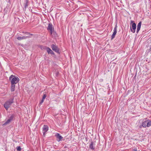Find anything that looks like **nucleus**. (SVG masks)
Wrapping results in <instances>:
<instances>
[{"label":"nucleus","instance_id":"8","mask_svg":"<svg viewBox=\"0 0 151 151\" xmlns=\"http://www.w3.org/2000/svg\"><path fill=\"white\" fill-rule=\"evenodd\" d=\"M55 136L57 138V141L59 142L62 140L63 137L60 135V134L58 133H57L55 135Z\"/></svg>","mask_w":151,"mask_h":151},{"label":"nucleus","instance_id":"2","mask_svg":"<svg viewBox=\"0 0 151 151\" xmlns=\"http://www.w3.org/2000/svg\"><path fill=\"white\" fill-rule=\"evenodd\" d=\"M13 102V99H9L8 101L5 103L4 106L6 110H7L10 107L11 105Z\"/></svg>","mask_w":151,"mask_h":151},{"label":"nucleus","instance_id":"21","mask_svg":"<svg viewBox=\"0 0 151 151\" xmlns=\"http://www.w3.org/2000/svg\"><path fill=\"white\" fill-rule=\"evenodd\" d=\"M58 73H59L58 72H57L56 74V76H57L58 75Z\"/></svg>","mask_w":151,"mask_h":151},{"label":"nucleus","instance_id":"6","mask_svg":"<svg viewBox=\"0 0 151 151\" xmlns=\"http://www.w3.org/2000/svg\"><path fill=\"white\" fill-rule=\"evenodd\" d=\"M51 48L52 50L56 52L57 53L59 52V49L56 45L52 44L51 45Z\"/></svg>","mask_w":151,"mask_h":151},{"label":"nucleus","instance_id":"18","mask_svg":"<svg viewBox=\"0 0 151 151\" xmlns=\"http://www.w3.org/2000/svg\"><path fill=\"white\" fill-rule=\"evenodd\" d=\"M46 97V94H44L43 95V96L42 97V99L44 100L45 99V98Z\"/></svg>","mask_w":151,"mask_h":151},{"label":"nucleus","instance_id":"11","mask_svg":"<svg viewBox=\"0 0 151 151\" xmlns=\"http://www.w3.org/2000/svg\"><path fill=\"white\" fill-rule=\"evenodd\" d=\"M142 24V22H139L137 26V32L138 33L140 29L141 25Z\"/></svg>","mask_w":151,"mask_h":151},{"label":"nucleus","instance_id":"14","mask_svg":"<svg viewBox=\"0 0 151 151\" xmlns=\"http://www.w3.org/2000/svg\"><path fill=\"white\" fill-rule=\"evenodd\" d=\"M93 144L94 143L93 142H92L90 146H89L90 148L92 150H93Z\"/></svg>","mask_w":151,"mask_h":151},{"label":"nucleus","instance_id":"22","mask_svg":"<svg viewBox=\"0 0 151 151\" xmlns=\"http://www.w3.org/2000/svg\"><path fill=\"white\" fill-rule=\"evenodd\" d=\"M27 34H29V33H27Z\"/></svg>","mask_w":151,"mask_h":151},{"label":"nucleus","instance_id":"15","mask_svg":"<svg viewBox=\"0 0 151 151\" xmlns=\"http://www.w3.org/2000/svg\"><path fill=\"white\" fill-rule=\"evenodd\" d=\"M12 120V119H8L4 123V124L6 125L9 123Z\"/></svg>","mask_w":151,"mask_h":151},{"label":"nucleus","instance_id":"1","mask_svg":"<svg viewBox=\"0 0 151 151\" xmlns=\"http://www.w3.org/2000/svg\"><path fill=\"white\" fill-rule=\"evenodd\" d=\"M9 79L11 81V84H17L19 81V78L13 75H11L9 78Z\"/></svg>","mask_w":151,"mask_h":151},{"label":"nucleus","instance_id":"5","mask_svg":"<svg viewBox=\"0 0 151 151\" xmlns=\"http://www.w3.org/2000/svg\"><path fill=\"white\" fill-rule=\"evenodd\" d=\"M47 29L48 30L50 31V33L52 36H53L52 34L55 33V32H54V29L52 28V26L51 23H49Z\"/></svg>","mask_w":151,"mask_h":151},{"label":"nucleus","instance_id":"16","mask_svg":"<svg viewBox=\"0 0 151 151\" xmlns=\"http://www.w3.org/2000/svg\"><path fill=\"white\" fill-rule=\"evenodd\" d=\"M17 150L18 151H21V148L20 146H18L17 147Z\"/></svg>","mask_w":151,"mask_h":151},{"label":"nucleus","instance_id":"4","mask_svg":"<svg viewBox=\"0 0 151 151\" xmlns=\"http://www.w3.org/2000/svg\"><path fill=\"white\" fill-rule=\"evenodd\" d=\"M133 21H131L130 24H132V27H130V29L132 32L134 33L136 29V25L135 23H133Z\"/></svg>","mask_w":151,"mask_h":151},{"label":"nucleus","instance_id":"12","mask_svg":"<svg viewBox=\"0 0 151 151\" xmlns=\"http://www.w3.org/2000/svg\"><path fill=\"white\" fill-rule=\"evenodd\" d=\"M28 37L27 36H23L22 37H18L17 38V39L19 40H22L25 39Z\"/></svg>","mask_w":151,"mask_h":151},{"label":"nucleus","instance_id":"17","mask_svg":"<svg viewBox=\"0 0 151 151\" xmlns=\"http://www.w3.org/2000/svg\"><path fill=\"white\" fill-rule=\"evenodd\" d=\"M137 127L138 129H141L143 127V126H142V124L140 125H138Z\"/></svg>","mask_w":151,"mask_h":151},{"label":"nucleus","instance_id":"20","mask_svg":"<svg viewBox=\"0 0 151 151\" xmlns=\"http://www.w3.org/2000/svg\"><path fill=\"white\" fill-rule=\"evenodd\" d=\"M52 35L53 36H52L53 37H56V36L57 35V34H56V33L55 32V33L52 34Z\"/></svg>","mask_w":151,"mask_h":151},{"label":"nucleus","instance_id":"10","mask_svg":"<svg viewBox=\"0 0 151 151\" xmlns=\"http://www.w3.org/2000/svg\"><path fill=\"white\" fill-rule=\"evenodd\" d=\"M45 48L48 54H50L52 55L54 54V53L53 51L49 47H45Z\"/></svg>","mask_w":151,"mask_h":151},{"label":"nucleus","instance_id":"7","mask_svg":"<svg viewBox=\"0 0 151 151\" xmlns=\"http://www.w3.org/2000/svg\"><path fill=\"white\" fill-rule=\"evenodd\" d=\"M117 24H116L114 29V32L111 36V39L113 40L115 37V36L117 32Z\"/></svg>","mask_w":151,"mask_h":151},{"label":"nucleus","instance_id":"9","mask_svg":"<svg viewBox=\"0 0 151 151\" xmlns=\"http://www.w3.org/2000/svg\"><path fill=\"white\" fill-rule=\"evenodd\" d=\"M48 127L47 125H44L42 129L43 134L45 135V133L48 130Z\"/></svg>","mask_w":151,"mask_h":151},{"label":"nucleus","instance_id":"3","mask_svg":"<svg viewBox=\"0 0 151 151\" xmlns=\"http://www.w3.org/2000/svg\"><path fill=\"white\" fill-rule=\"evenodd\" d=\"M151 125V121L149 119L143 121L142 122V126L143 127H149Z\"/></svg>","mask_w":151,"mask_h":151},{"label":"nucleus","instance_id":"13","mask_svg":"<svg viewBox=\"0 0 151 151\" xmlns=\"http://www.w3.org/2000/svg\"><path fill=\"white\" fill-rule=\"evenodd\" d=\"M15 85L14 84H11V91L12 92L14 91L15 90Z\"/></svg>","mask_w":151,"mask_h":151},{"label":"nucleus","instance_id":"19","mask_svg":"<svg viewBox=\"0 0 151 151\" xmlns=\"http://www.w3.org/2000/svg\"><path fill=\"white\" fill-rule=\"evenodd\" d=\"M44 100L42 99V100L40 102V104H41L43 102Z\"/></svg>","mask_w":151,"mask_h":151}]
</instances>
